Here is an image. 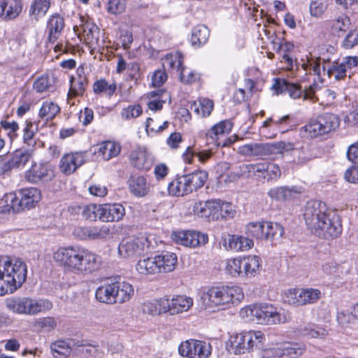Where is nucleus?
<instances>
[{
    "mask_svg": "<svg viewBox=\"0 0 358 358\" xmlns=\"http://www.w3.org/2000/svg\"><path fill=\"white\" fill-rule=\"evenodd\" d=\"M52 259L66 274L89 275L102 266L100 255L78 245L58 248L52 253Z\"/></svg>",
    "mask_w": 358,
    "mask_h": 358,
    "instance_id": "f257e3e1",
    "label": "nucleus"
},
{
    "mask_svg": "<svg viewBox=\"0 0 358 358\" xmlns=\"http://www.w3.org/2000/svg\"><path fill=\"white\" fill-rule=\"evenodd\" d=\"M303 217L308 229L319 237L335 238L342 232L338 215L329 210L322 201H308L304 210Z\"/></svg>",
    "mask_w": 358,
    "mask_h": 358,
    "instance_id": "f03ea898",
    "label": "nucleus"
},
{
    "mask_svg": "<svg viewBox=\"0 0 358 358\" xmlns=\"http://www.w3.org/2000/svg\"><path fill=\"white\" fill-rule=\"evenodd\" d=\"M243 299V289L237 285L212 286L203 290L200 296L203 308L213 312L238 304Z\"/></svg>",
    "mask_w": 358,
    "mask_h": 358,
    "instance_id": "7ed1b4c3",
    "label": "nucleus"
},
{
    "mask_svg": "<svg viewBox=\"0 0 358 358\" xmlns=\"http://www.w3.org/2000/svg\"><path fill=\"white\" fill-rule=\"evenodd\" d=\"M240 315L246 322L264 325L284 324L291 318L288 311L268 303L247 306L241 309Z\"/></svg>",
    "mask_w": 358,
    "mask_h": 358,
    "instance_id": "20e7f679",
    "label": "nucleus"
},
{
    "mask_svg": "<svg viewBox=\"0 0 358 358\" xmlns=\"http://www.w3.org/2000/svg\"><path fill=\"white\" fill-rule=\"evenodd\" d=\"M27 275V267L20 259L0 260V294L13 293L22 287Z\"/></svg>",
    "mask_w": 358,
    "mask_h": 358,
    "instance_id": "39448f33",
    "label": "nucleus"
},
{
    "mask_svg": "<svg viewBox=\"0 0 358 358\" xmlns=\"http://www.w3.org/2000/svg\"><path fill=\"white\" fill-rule=\"evenodd\" d=\"M284 228L277 222H251L245 227V234L247 236L260 241H272L282 237Z\"/></svg>",
    "mask_w": 358,
    "mask_h": 358,
    "instance_id": "423d86ee",
    "label": "nucleus"
},
{
    "mask_svg": "<svg viewBox=\"0 0 358 358\" xmlns=\"http://www.w3.org/2000/svg\"><path fill=\"white\" fill-rule=\"evenodd\" d=\"M340 125L339 117L333 113H324L316 120L310 121L303 127L304 136L310 138L317 136L334 131Z\"/></svg>",
    "mask_w": 358,
    "mask_h": 358,
    "instance_id": "0eeeda50",
    "label": "nucleus"
},
{
    "mask_svg": "<svg viewBox=\"0 0 358 358\" xmlns=\"http://www.w3.org/2000/svg\"><path fill=\"white\" fill-rule=\"evenodd\" d=\"M241 174L255 176L258 179L276 181L281 176V170L276 164L264 162L256 164H243L240 166Z\"/></svg>",
    "mask_w": 358,
    "mask_h": 358,
    "instance_id": "6e6552de",
    "label": "nucleus"
},
{
    "mask_svg": "<svg viewBox=\"0 0 358 358\" xmlns=\"http://www.w3.org/2000/svg\"><path fill=\"white\" fill-rule=\"evenodd\" d=\"M178 350L184 358H210L213 347L206 341L191 338L181 342Z\"/></svg>",
    "mask_w": 358,
    "mask_h": 358,
    "instance_id": "1a4fd4ad",
    "label": "nucleus"
},
{
    "mask_svg": "<svg viewBox=\"0 0 358 358\" xmlns=\"http://www.w3.org/2000/svg\"><path fill=\"white\" fill-rule=\"evenodd\" d=\"M322 296L318 289H290L285 293L288 303L295 306H303L316 303Z\"/></svg>",
    "mask_w": 358,
    "mask_h": 358,
    "instance_id": "9d476101",
    "label": "nucleus"
},
{
    "mask_svg": "<svg viewBox=\"0 0 358 358\" xmlns=\"http://www.w3.org/2000/svg\"><path fill=\"white\" fill-rule=\"evenodd\" d=\"M148 247V240L145 236L124 238L119 243L117 252L122 259H131L143 253Z\"/></svg>",
    "mask_w": 358,
    "mask_h": 358,
    "instance_id": "9b49d317",
    "label": "nucleus"
},
{
    "mask_svg": "<svg viewBox=\"0 0 358 358\" xmlns=\"http://www.w3.org/2000/svg\"><path fill=\"white\" fill-rule=\"evenodd\" d=\"M54 177L53 166L47 162H35L24 173V179L31 184L49 182Z\"/></svg>",
    "mask_w": 358,
    "mask_h": 358,
    "instance_id": "f8f14e48",
    "label": "nucleus"
},
{
    "mask_svg": "<svg viewBox=\"0 0 358 358\" xmlns=\"http://www.w3.org/2000/svg\"><path fill=\"white\" fill-rule=\"evenodd\" d=\"M171 238L178 244L189 248L201 247L208 241L207 234L190 230L174 231Z\"/></svg>",
    "mask_w": 358,
    "mask_h": 358,
    "instance_id": "ddd939ff",
    "label": "nucleus"
},
{
    "mask_svg": "<svg viewBox=\"0 0 358 358\" xmlns=\"http://www.w3.org/2000/svg\"><path fill=\"white\" fill-rule=\"evenodd\" d=\"M86 162V154L84 152H71L64 154L59 161L60 171L65 175L74 173Z\"/></svg>",
    "mask_w": 358,
    "mask_h": 358,
    "instance_id": "4468645a",
    "label": "nucleus"
},
{
    "mask_svg": "<svg viewBox=\"0 0 358 358\" xmlns=\"http://www.w3.org/2000/svg\"><path fill=\"white\" fill-rule=\"evenodd\" d=\"M222 245L227 250L247 251L254 245V241L248 236L227 234L222 238Z\"/></svg>",
    "mask_w": 358,
    "mask_h": 358,
    "instance_id": "2eb2a0df",
    "label": "nucleus"
},
{
    "mask_svg": "<svg viewBox=\"0 0 358 358\" xmlns=\"http://www.w3.org/2000/svg\"><path fill=\"white\" fill-rule=\"evenodd\" d=\"M210 221L233 217L236 214L232 203L220 199H210Z\"/></svg>",
    "mask_w": 358,
    "mask_h": 358,
    "instance_id": "dca6fc26",
    "label": "nucleus"
},
{
    "mask_svg": "<svg viewBox=\"0 0 358 358\" xmlns=\"http://www.w3.org/2000/svg\"><path fill=\"white\" fill-rule=\"evenodd\" d=\"M125 215L124 206L117 203L100 205L99 220L105 222H119Z\"/></svg>",
    "mask_w": 358,
    "mask_h": 358,
    "instance_id": "f3484780",
    "label": "nucleus"
},
{
    "mask_svg": "<svg viewBox=\"0 0 358 358\" xmlns=\"http://www.w3.org/2000/svg\"><path fill=\"white\" fill-rule=\"evenodd\" d=\"M227 346L229 351L236 355H241L250 352L248 331L231 334L229 336Z\"/></svg>",
    "mask_w": 358,
    "mask_h": 358,
    "instance_id": "a211bd4d",
    "label": "nucleus"
},
{
    "mask_svg": "<svg viewBox=\"0 0 358 358\" xmlns=\"http://www.w3.org/2000/svg\"><path fill=\"white\" fill-rule=\"evenodd\" d=\"M166 306V313L173 315L189 310L193 306V299L185 295L174 296L171 299L167 296Z\"/></svg>",
    "mask_w": 358,
    "mask_h": 358,
    "instance_id": "6ab92c4d",
    "label": "nucleus"
},
{
    "mask_svg": "<svg viewBox=\"0 0 358 358\" xmlns=\"http://www.w3.org/2000/svg\"><path fill=\"white\" fill-rule=\"evenodd\" d=\"M52 308L51 301L47 299H36L24 296L23 314L26 315H36L45 313Z\"/></svg>",
    "mask_w": 358,
    "mask_h": 358,
    "instance_id": "aec40b11",
    "label": "nucleus"
},
{
    "mask_svg": "<svg viewBox=\"0 0 358 358\" xmlns=\"http://www.w3.org/2000/svg\"><path fill=\"white\" fill-rule=\"evenodd\" d=\"M131 164L139 170H149L152 166V159L147 149L144 147H137L129 155Z\"/></svg>",
    "mask_w": 358,
    "mask_h": 358,
    "instance_id": "412c9836",
    "label": "nucleus"
},
{
    "mask_svg": "<svg viewBox=\"0 0 358 358\" xmlns=\"http://www.w3.org/2000/svg\"><path fill=\"white\" fill-rule=\"evenodd\" d=\"M20 199H18V203L21 210L34 207L42 198L41 190L36 187L24 188L20 191Z\"/></svg>",
    "mask_w": 358,
    "mask_h": 358,
    "instance_id": "4be33fe9",
    "label": "nucleus"
},
{
    "mask_svg": "<svg viewBox=\"0 0 358 358\" xmlns=\"http://www.w3.org/2000/svg\"><path fill=\"white\" fill-rule=\"evenodd\" d=\"M157 272L169 273L175 270L178 264V257L175 253L166 252L155 256Z\"/></svg>",
    "mask_w": 358,
    "mask_h": 358,
    "instance_id": "5701e85b",
    "label": "nucleus"
},
{
    "mask_svg": "<svg viewBox=\"0 0 358 358\" xmlns=\"http://www.w3.org/2000/svg\"><path fill=\"white\" fill-rule=\"evenodd\" d=\"M271 89L275 91L276 94L287 93L292 99L299 98L303 93L299 85L280 78L275 80Z\"/></svg>",
    "mask_w": 358,
    "mask_h": 358,
    "instance_id": "b1692460",
    "label": "nucleus"
},
{
    "mask_svg": "<svg viewBox=\"0 0 358 358\" xmlns=\"http://www.w3.org/2000/svg\"><path fill=\"white\" fill-rule=\"evenodd\" d=\"M129 192L136 197H143L150 192V184L142 176H131L127 180Z\"/></svg>",
    "mask_w": 358,
    "mask_h": 358,
    "instance_id": "393cba45",
    "label": "nucleus"
},
{
    "mask_svg": "<svg viewBox=\"0 0 358 358\" xmlns=\"http://www.w3.org/2000/svg\"><path fill=\"white\" fill-rule=\"evenodd\" d=\"M21 0H0V17L12 20L17 17L22 11Z\"/></svg>",
    "mask_w": 358,
    "mask_h": 358,
    "instance_id": "a878e982",
    "label": "nucleus"
},
{
    "mask_svg": "<svg viewBox=\"0 0 358 358\" xmlns=\"http://www.w3.org/2000/svg\"><path fill=\"white\" fill-rule=\"evenodd\" d=\"M170 196H184L191 194L188 181L185 175L177 176L168 185Z\"/></svg>",
    "mask_w": 358,
    "mask_h": 358,
    "instance_id": "bb28decb",
    "label": "nucleus"
},
{
    "mask_svg": "<svg viewBox=\"0 0 358 358\" xmlns=\"http://www.w3.org/2000/svg\"><path fill=\"white\" fill-rule=\"evenodd\" d=\"M64 28V20L59 14L50 16L48 21L47 31L48 40L50 43H55L59 37Z\"/></svg>",
    "mask_w": 358,
    "mask_h": 358,
    "instance_id": "cd10ccee",
    "label": "nucleus"
},
{
    "mask_svg": "<svg viewBox=\"0 0 358 358\" xmlns=\"http://www.w3.org/2000/svg\"><path fill=\"white\" fill-rule=\"evenodd\" d=\"M121 151V145L120 143L107 141L97 144V150L96 151L99 156L105 161L119 155Z\"/></svg>",
    "mask_w": 358,
    "mask_h": 358,
    "instance_id": "c85d7f7f",
    "label": "nucleus"
},
{
    "mask_svg": "<svg viewBox=\"0 0 358 358\" xmlns=\"http://www.w3.org/2000/svg\"><path fill=\"white\" fill-rule=\"evenodd\" d=\"M115 290V282L105 283L96 289V299L101 303L113 304L116 303Z\"/></svg>",
    "mask_w": 358,
    "mask_h": 358,
    "instance_id": "c756f323",
    "label": "nucleus"
},
{
    "mask_svg": "<svg viewBox=\"0 0 358 358\" xmlns=\"http://www.w3.org/2000/svg\"><path fill=\"white\" fill-rule=\"evenodd\" d=\"M51 0H33L29 8V16L34 21H38L48 13Z\"/></svg>",
    "mask_w": 358,
    "mask_h": 358,
    "instance_id": "7c9ffc66",
    "label": "nucleus"
},
{
    "mask_svg": "<svg viewBox=\"0 0 358 358\" xmlns=\"http://www.w3.org/2000/svg\"><path fill=\"white\" fill-rule=\"evenodd\" d=\"M157 268L155 256L141 257L135 265L136 272L142 276L157 274Z\"/></svg>",
    "mask_w": 358,
    "mask_h": 358,
    "instance_id": "2f4dec72",
    "label": "nucleus"
},
{
    "mask_svg": "<svg viewBox=\"0 0 358 358\" xmlns=\"http://www.w3.org/2000/svg\"><path fill=\"white\" fill-rule=\"evenodd\" d=\"M21 210L18 197L14 192L7 193L0 199V213H17Z\"/></svg>",
    "mask_w": 358,
    "mask_h": 358,
    "instance_id": "473e14b6",
    "label": "nucleus"
},
{
    "mask_svg": "<svg viewBox=\"0 0 358 358\" xmlns=\"http://www.w3.org/2000/svg\"><path fill=\"white\" fill-rule=\"evenodd\" d=\"M116 303L129 301L134 294L133 286L127 282H115Z\"/></svg>",
    "mask_w": 358,
    "mask_h": 358,
    "instance_id": "72a5a7b5",
    "label": "nucleus"
},
{
    "mask_svg": "<svg viewBox=\"0 0 358 358\" xmlns=\"http://www.w3.org/2000/svg\"><path fill=\"white\" fill-rule=\"evenodd\" d=\"M209 35L207 27L199 24L192 29L189 41L192 46L199 48L208 41Z\"/></svg>",
    "mask_w": 358,
    "mask_h": 358,
    "instance_id": "f704fd0d",
    "label": "nucleus"
},
{
    "mask_svg": "<svg viewBox=\"0 0 358 358\" xmlns=\"http://www.w3.org/2000/svg\"><path fill=\"white\" fill-rule=\"evenodd\" d=\"M167 304V296H165L159 299L147 301L143 306V310L145 313L155 315L162 313H166V306Z\"/></svg>",
    "mask_w": 358,
    "mask_h": 358,
    "instance_id": "c9c22d12",
    "label": "nucleus"
},
{
    "mask_svg": "<svg viewBox=\"0 0 358 358\" xmlns=\"http://www.w3.org/2000/svg\"><path fill=\"white\" fill-rule=\"evenodd\" d=\"M294 148V144L290 142L279 141L274 143H266L267 157L275 159L285 152L293 150Z\"/></svg>",
    "mask_w": 358,
    "mask_h": 358,
    "instance_id": "e433bc0d",
    "label": "nucleus"
},
{
    "mask_svg": "<svg viewBox=\"0 0 358 358\" xmlns=\"http://www.w3.org/2000/svg\"><path fill=\"white\" fill-rule=\"evenodd\" d=\"M85 43L90 48H94L98 43L99 31L97 27L90 22L83 24L81 27Z\"/></svg>",
    "mask_w": 358,
    "mask_h": 358,
    "instance_id": "4c0bfd02",
    "label": "nucleus"
},
{
    "mask_svg": "<svg viewBox=\"0 0 358 358\" xmlns=\"http://www.w3.org/2000/svg\"><path fill=\"white\" fill-rule=\"evenodd\" d=\"M191 192L201 188L208 179V173L204 171H198L185 174Z\"/></svg>",
    "mask_w": 358,
    "mask_h": 358,
    "instance_id": "58836bf2",
    "label": "nucleus"
},
{
    "mask_svg": "<svg viewBox=\"0 0 358 358\" xmlns=\"http://www.w3.org/2000/svg\"><path fill=\"white\" fill-rule=\"evenodd\" d=\"M322 71H327L329 77H333L337 80L343 79L346 76V69L342 62H334L333 63L324 62L322 65Z\"/></svg>",
    "mask_w": 358,
    "mask_h": 358,
    "instance_id": "ea45409f",
    "label": "nucleus"
},
{
    "mask_svg": "<svg viewBox=\"0 0 358 358\" xmlns=\"http://www.w3.org/2000/svg\"><path fill=\"white\" fill-rule=\"evenodd\" d=\"M162 60L164 69H168L179 71L182 67L183 56L179 52L169 53Z\"/></svg>",
    "mask_w": 358,
    "mask_h": 358,
    "instance_id": "a19ab883",
    "label": "nucleus"
},
{
    "mask_svg": "<svg viewBox=\"0 0 358 358\" xmlns=\"http://www.w3.org/2000/svg\"><path fill=\"white\" fill-rule=\"evenodd\" d=\"M60 112V107L52 101H45L40 108L38 116L41 119L49 121L54 119Z\"/></svg>",
    "mask_w": 358,
    "mask_h": 358,
    "instance_id": "79ce46f5",
    "label": "nucleus"
},
{
    "mask_svg": "<svg viewBox=\"0 0 358 358\" xmlns=\"http://www.w3.org/2000/svg\"><path fill=\"white\" fill-rule=\"evenodd\" d=\"M50 349L54 357L59 358L69 356L75 347H73V343L71 344L66 341L61 340L52 343Z\"/></svg>",
    "mask_w": 358,
    "mask_h": 358,
    "instance_id": "37998d69",
    "label": "nucleus"
},
{
    "mask_svg": "<svg viewBox=\"0 0 358 358\" xmlns=\"http://www.w3.org/2000/svg\"><path fill=\"white\" fill-rule=\"evenodd\" d=\"M213 102L208 99H201L199 102H194L191 108L199 116L203 117L210 115L213 109Z\"/></svg>",
    "mask_w": 358,
    "mask_h": 358,
    "instance_id": "c03bdc74",
    "label": "nucleus"
},
{
    "mask_svg": "<svg viewBox=\"0 0 358 358\" xmlns=\"http://www.w3.org/2000/svg\"><path fill=\"white\" fill-rule=\"evenodd\" d=\"M86 84L87 78L85 76L80 77L78 79L71 78L68 98L71 99L72 97L82 96L85 92Z\"/></svg>",
    "mask_w": 358,
    "mask_h": 358,
    "instance_id": "a18cd8bd",
    "label": "nucleus"
},
{
    "mask_svg": "<svg viewBox=\"0 0 358 358\" xmlns=\"http://www.w3.org/2000/svg\"><path fill=\"white\" fill-rule=\"evenodd\" d=\"M245 277H253L259 271L261 265V259L256 255L245 256Z\"/></svg>",
    "mask_w": 358,
    "mask_h": 358,
    "instance_id": "49530a36",
    "label": "nucleus"
},
{
    "mask_svg": "<svg viewBox=\"0 0 358 358\" xmlns=\"http://www.w3.org/2000/svg\"><path fill=\"white\" fill-rule=\"evenodd\" d=\"M268 354H271V358H296V351L292 347H275L269 349Z\"/></svg>",
    "mask_w": 358,
    "mask_h": 358,
    "instance_id": "de8ad7c7",
    "label": "nucleus"
},
{
    "mask_svg": "<svg viewBox=\"0 0 358 358\" xmlns=\"http://www.w3.org/2000/svg\"><path fill=\"white\" fill-rule=\"evenodd\" d=\"M210 199L204 202L195 203L193 207V212L195 215L209 222L210 221Z\"/></svg>",
    "mask_w": 358,
    "mask_h": 358,
    "instance_id": "09e8293b",
    "label": "nucleus"
},
{
    "mask_svg": "<svg viewBox=\"0 0 358 358\" xmlns=\"http://www.w3.org/2000/svg\"><path fill=\"white\" fill-rule=\"evenodd\" d=\"M93 90L96 94L105 93L110 97L116 90V85L114 83L110 84L106 80L101 79L94 83Z\"/></svg>",
    "mask_w": 358,
    "mask_h": 358,
    "instance_id": "8fccbe9b",
    "label": "nucleus"
},
{
    "mask_svg": "<svg viewBox=\"0 0 358 358\" xmlns=\"http://www.w3.org/2000/svg\"><path fill=\"white\" fill-rule=\"evenodd\" d=\"M248 343L250 345V351L255 348H261L266 341L265 334L261 331L251 330L248 331Z\"/></svg>",
    "mask_w": 358,
    "mask_h": 358,
    "instance_id": "3c124183",
    "label": "nucleus"
},
{
    "mask_svg": "<svg viewBox=\"0 0 358 358\" xmlns=\"http://www.w3.org/2000/svg\"><path fill=\"white\" fill-rule=\"evenodd\" d=\"M6 308L13 313L22 315L24 307V296H11L6 299Z\"/></svg>",
    "mask_w": 358,
    "mask_h": 358,
    "instance_id": "603ef678",
    "label": "nucleus"
},
{
    "mask_svg": "<svg viewBox=\"0 0 358 358\" xmlns=\"http://www.w3.org/2000/svg\"><path fill=\"white\" fill-rule=\"evenodd\" d=\"M57 320L53 317H39L34 322L35 327L45 331H50L55 329L57 327Z\"/></svg>",
    "mask_w": 358,
    "mask_h": 358,
    "instance_id": "864d4df0",
    "label": "nucleus"
},
{
    "mask_svg": "<svg viewBox=\"0 0 358 358\" xmlns=\"http://www.w3.org/2000/svg\"><path fill=\"white\" fill-rule=\"evenodd\" d=\"M100 205L90 204L84 206L82 217L89 221L99 220Z\"/></svg>",
    "mask_w": 358,
    "mask_h": 358,
    "instance_id": "5fc2aeb1",
    "label": "nucleus"
},
{
    "mask_svg": "<svg viewBox=\"0 0 358 358\" xmlns=\"http://www.w3.org/2000/svg\"><path fill=\"white\" fill-rule=\"evenodd\" d=\"M292 191L285 187H278L271 189L268 194L272 199L277 200L288 199L292 196Z\"/></svg>",
    "mask_w": 358,
    "mask_h": 358,
    "instance_id": "6e6d98bb",
    "label": "nucleus"
},
{
    "mask_svg": "<svg viewBox=\"0 0 358 358\" xmlns=\"http://www.w3.org/2000/svg\"><path fill=\"white\" fill-rule=\"evenodd\" d=\"M350 20L348 17L342 15L332 22L331 29L334 34H338L345 32L350 26Z\"/></svg>",
    "mask_w": 358,
    "mask_h": 358,
    "instance_id": "4d7b16f0",
    "label": "nucleus"
},
{
    "mask_svg": "<svg viewBox=\"0 0 358 358\" xmlns=\"http://www.w3.org/2000/svg\"><path fill=\"white\" fill-rule=\"evenodd\" d=\"M89 239H101L108 236L110 229L106 226L88 227Z\"/></svg>",
    "mask_w": 358,
    "mask_h": 358,
    "instance_id": "13d9d810",
    "label": "nucleus"
},
{
    "mask_svg": "<svg viewBox=\"0 0 358 358\" xmlns=\"http://www.w3.org/2000/svg\"><path fill=\"white\" fill-rule=\"evenodd\" d=\"M30 159V154L22 150H16L10 160L13 166L20 167L24 166Z\"/></svg>",
    "mask_w": 358,
    "mask_h": 358,
    "instance_id": "bf43d9fd",
    "label": "nucleus"
},
{
    "mask_svg": "<svg viewBox=\"0 0 358 358\" xmlns=\"http://www.w3.org/2000/svg\"><path fill=\"white\" fill-rule=\"evenodd\" d=\"M233 124L229 120H223L214 125L211 132L215 136L228 134L232 129Z\"/></svg>",
    "mask_w": 358,
    "mask_h": 358,
    "instance_id": "052dcab7",
    "label": "nucleus"
},
{
    "mask_svg": "<svg viewBox=\"0 0 358 358\" xmlns=\"http://www.w3.org/2000/svg\"><path fill=\"white\" fill-rule=\"evenodd\" d=\"M142 108L140 105H130L124 108L121 111V117L124 120L136 118L142 114Z\"/></svg>",
    "mask_w": 358,
    "mask_h": 358,
    "instance_id": "680f3d73",
    "label": "nucleus"
},
{
    "mask_svg": "<svg viewBox=\"0 0 358 358\" xmlns=\"http://www.w3.org/2000/svg\"><path fill=\"white\" fill-rule=\"evenodd\" d=\"M1 127L7 131L9 138L13 141L17 136V131L19 130L18 123L15 121L1 120L0 122Z\"/></svg>",
    "mask_w": 358,
    "mask_h": 358,
    "instance_id": "e2e57ef3",
    "label": "nucleus"
},
{
    "mask_svg": "<svg viewBox=\"0 0 358 358\" xmlns=\"http://www.w3.org/2000/svg\"><path fill=\"white\" fill-rule=\"evenodd\" d=\"M126 8V0H108V11L114 15L122 13Z\"/></svg>",
    "mask_w": 358,
    "mask_h": 358,
    "instance_id": "0e129e2a",
    "label": "nucleus"
},
{
    "mask_svg": "<svg viewBox=\"0 0 358 358\" xmlns=\"http://www.w3.org/2000/svg\"><path fill=\"white\" fill-rule=\"evenodd\" d=\"M240 265V257L228 259L226 270L233 277L241 276Z\"/></svg>",
    "mask_w": 358,
    "mask_h": 358,
    "instance_id": "69168bd1",
    "label": "nucleus"
},
{
    "mask_svg": "<svg viewBox=\"0 0 358 358\" xmlns=\"http://www.w3.org/2000/svg\"><path fill=\"white\" fill-rule=\"evenodd\" d=\"M51 84L48 76H41L38 78L33 83V89L38 93L46 91Z\"/></svg>",
    "mask_w": 358,
    "mask_h": 358,
    "instance_id": "338daca9",
    "label": "nucleus"
},
{
    "mask_svg": "<svg viewBox=\"0 0 358 358\" xmlns=\"http://www.w3.org/2000/svg\"><path fill=\"white\" fill-rule=\"evenodd\" d=\"M180 80L185 83H192L199 79V75L193 70L182 66L179 71Z\"/></svg>",
    "mask_w": 358,
    "mask_h": 358,
    "instance_id": "774afa93",
    "label": "nucleus"
}]
</instances>
